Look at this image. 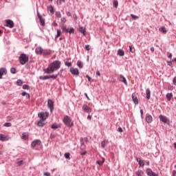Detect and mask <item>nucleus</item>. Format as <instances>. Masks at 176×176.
Listing matches in <instances>:
<instances>
[{"label":"nucleus","mask_w":176,"mask_h":176,"mask_svg":"<svg viewBox=\"0 0 176 176\" xmlns=\"http://www.w3.org/2000/svg\"><path fill=\"white\" fill-rule=\"evenodd\" d=\"M86 153H87V151H84V152L81 153L80 155L82 156H85V155H86Z\"/></svg>","instance_id":"nucleus-61"},{"label":"nucleus","mask_w":176,"mask_h":176,"mask_svg":"<svg viewBox=\"0 0 176 176\" xmlns=\"http://www.w3.org/2000/svg\"><path fill=\"white\" fill-rule=\"evenodd\" d=\"M131 17H132L133 20H138V19H140V16L134 15L133 14H131Z\"/></svg>","instance_id":"nucleus-35"},{"label":"nucleus","mask_w":176,"mask_h":176,"mask_svg":"<svg viewBox=\"0 0 176 176\" xmlns=\"http://www.w3.org/2000/svg\"><path fill=\"white\" fill-rule=\"evenodd\" d=\"M118 5H119V2H118V1L116 0V1H113V6H114L116 8H118Z\"/></svg>","instance_id":"nucleus-42"},{"label":"nucleus","mask_w":176,"mask_h":176,"mask_svg":"<svg viewBox=\"0 0 176 176\" xmlns=\"http://www.w3.org/2000/svg\"><path fill=\"white\" fill-rule=\"evenodd\" d=\"M52 25H53L54 27H57L58 24H57V23L54 22V23H52Z\"/></svg>","instance_id":"nucleus-63"},{"label":"nucleus","mask_w":176,"mask_h":176,"mask_svg":"<svg viewBox=\"0 0 176 176\" xmlns=\"http://www.w3.org/2000/svg\"><path fill=\"white\" fill-rule=\"evenodd\" d=\"M140 113H141V118H143V116H144V110L141 109L140 110Z\"/></svg>","instance_id":"nucleus-56"},{"label":"nucleus","mask_w":176,"mask_h":176,"mask_svg":"<svg viewBox=\"0 0 176 176\" xmlns=\"http://www.w3.org/2000/svg\"><path fill=\"white\" fill-rule=\"evenodd\" d=\"M36 145H41V140H34L32 142V144H31V146L32 148H35V146H36Z\"/></svg>","instance_id":"nucleus-17"},{"label":"nucleus","mask_w":176,"mask_h":176,"mask_svg":"<svg viewBox=\"0 0 176 176\" xmlns=\"http://www.w3.org/2000/svg\"><path fill=\"white\" fill-rule=\"evenodd\" d=\"M96 75L98 76H101V74L100 73V71H97L96 72Z\"/></svg>","instance_id":"nucleus-59"},{"label":"nucleus","mask_w":176,"mask_h":176,"mask_svg":"<svg viewBox=\"0 0 176 176\" xmlns=\"http://www.w3.org/2000/svg\"><path fill=\"white\" fill-rule=\"evenodd\" d=\"M117 54H118V56H124V51H123V50L119 49V50H118Z\"/></svg>","instance_id":"nucleus-24"},{"label":"nucleus","mask_w":176,"mask_h":176,"mask_svg":"<svg viewBox=\"0 0 176 176\" xmlns=\"http://www.w3.org/2000/svg\"><path fill=\"white\" fill-rule=\"evenodd\" d=\"M61 30H62L63 32H68V30H69V29L67 28V26H65V25H63L61 27Z\"/></svg>","instance_id":"nucleus-31"},{"label":"nucleus","mask_w":176,"mask_h":176,"mask_svg":"<svg viewBox=\"0 0 176 176\" xmlns=\"http://www.w3.org/2000/svg\"><path fill=\"white\" fill-rule=\"evenodd\" d=\"M17 85H18L19 86H21V85H23V81H22L21 79H19V80H17Z\"/></svg>","instance_id":"nucleus-49"},{"label":"nucleus","mask_w":176,"mask_h":176,"mask_svg":"<svg viewBox=\"0 0 176 176\" xmlns=\"http://www.w3.org/2000/svg\"><path fill=\"white\" fill-rule=\"evenodd\" d=\"M23 163H24V161L21 160V161H19V162L16 163V164H17L18 166H23Z\"/></svg>","instance_id":"nucleus-46"},{"label":"nucleus","mask_w":176,"mask_h":176,"mask_svg":"<svg viewBox=\"0 0 176 176\" xmlns=\"http://www.w3.org/2000/svg\"><path fill=\"white\" fill-rule=\"evenodd\" d=\"M105 144H108V140L107 141L104 140L103 142H102L101 143L102 148H105Z\"/></svg>","instance_id":"nucleus-38"},{"label":"nucleus","mask_w":176,"mask_h":176,"mask_svg":"<svg viewBox=\"0 0 176 176\" xmlns=\"http://www.w3.org/2000/svg\"><path fill=\"white\" fill-rule=\"evenodd\" d=\"M22 140H28V133H22Z\"/></svg>","instance_id":"nucleus-29"},{"label":"nucleus","mask_w":176,"mask_h":176,"mask_svg":"<svg viewBox=\"0 0 176 176\" xmlns=\"http://www.w3.org/2000/svg\"><path fill=\"white\" fill-rule=\"evenodd\" d=\"M9 140H10V137H9V135L0 134V141H2L3 142L5 141H9Z\"/></svg>","instance_id":"nucleus-8"},{"label":"nucleus","mask_w":176,"mask_h":176,"mask_svg":"<svg viewBox=\"0 0 176 176\" xmlns=\"http://www.w3.org/2000/svg\"><path fill=\"white\" fill-rule=\"evenodd\" d=\"M61 1H63L62 0H58V2H57L58 5H61L62 4Z\"/></svg>","instance_id":"nucleus-64"},{"label":"nucleus","mask_w":176,"mask_h":176,"mask_svg":"<svg viewBox=\"0 0 176 176\" xmlns=\"http://www.w3.org/2000/svg\"><path fill=\"white\" fill-rule=\"evenodd\" d=\"M168 57L169 58H170V59L173 58V54L168 52Z\"/></svg>","instance_id":"nucleus-54"},{"label":"nucleus","mask_w":176,"mask_h":176,"mask_svg":"<svg viewBox=\"0 0 176 176\" xmlns=\"http://www.w3.org/2000/svg\"><path fill=\"white\" fill-rule=\"evenodd\" d=\"M153 120V118H152V116L147 115L146 116V121L147 122V123H152Z\"/></svg>","instance_id":"nucleus-19"},{"label":"nucleus","mask_w":176,"mask_h":176,"mask_svg":"<svg viewBox=\"0 0 176 176\" xmlns=\"http://www.w3.org/2000/svg\"><path fill=\"white\" fill-rule=\"evenodd\" d=\"M129 50H130L131 53H135V49H134V47H133L132 45L129 46Z\"/></svg>","instance_id":"nucleus-37"},{"label":"nucleus","mask_w":176,"mask_h":176,"mask_svg":"<svg viewBox=\"0 0 176 176\" xmlns=\"http://www.w3.org/2000/svg\"><path fill=\"white\" fill-rule=\"evenodd\" d=\"M138 162L139 163V165L141 166V167H144V166H145L144 161L141 160L140 159L138 160Z\"/></svg>","instance_id":"nucleus-33"},{"label":"nucleus","mask_w":176,"mask_h":176,"mask_svg":"<svg viewBox=\"0 0 176 176\" xmlns=\"http://www.w3.org/2000/svg\"><path fill=\"white\" fill-rule=\"evenodd\" d=\"M168 65H169V67H171V65H173V62L171 61H168Z\"/></svg>","instance_id":"nucleus-58"},{"label":"nucleus","mask_w":176,"mask_h":176,"mask_svg":"<svg viewBox=\"0 0 176 176\" xmlns=\"http://www.w3.org/2000/svg\"><path fill=\"white\" fill-rule=\"evenodd\" d=\"M60 125L57 124H53L52 125V129H53V130H57V129H59Z\"/></svg>","instance_id":"nucleus-30"},{"label":"nucleus","mask_w":176,"mask_h":176,"mask_svg":"<svg viewBox=\"0 0 176 176\" xmlns=\"http://www.w3.org/2000/svg\"><path fill=\"white\" fill-rule=\"evenodd\" d=\"M23 90H28V89H30V86H28V85H23Z\"/></svg>","instance_id":"nucleus-44"},{"label":"nucleus","mask_w":176,"mask_h":176,"mask_svg":"<svg viewBox=\"0 0 176 176\" xmlns=\"http://www.w3.org/2000/svg\"><path fill=\"white\" fill-rule=\"evenodd\" d=\"M173 85H175V86H176V77H175L173 78Z\"/></svg>","instance_id":"nucleus-60"},{"label":"nucleus","mask_w":176,"mask_h":176,"mask_svg":"<svg viewBox=\"0 0 176 176\" xmlns=\"http://www.w3.org/2000/svg\"><path fill=\"white\" fill-rule=\"evenodd\" d=\"M59 36H61V30L57 29V34L56 36V38H58Z\"/></svg>","instance_id":"nucleus-36"},{"label":"nucleus","mask_w":176,"mask_h":176,"mask_svg":"<svg viewBox=\"0 0 176 176\" xmlns=\"http://www.w3.org/2000/svg\"><path fill=\"white\" fill-rule=\"evenodd\" d=\"M146 94L147 100H149V98H151V90L149 89L146 90Z\"/></svg>","instance_id":"nucleus-25"},{"label":"nucleus","mask_w":176,"mask_h":176,"mask_svg":"<svg viewBox=\"0 0 176 176\" xmlns=\"http://www.w3.org/2000/svg\"><path fill=\"white\" fill-rule=\"evenodd\" d=\"M50 78H52V79H57V75H52V76H41L39 77V79H41V80H46V79H50Z\"/></svg>","instance_id":"nucleus-5"},{"label":"nucleus","mask_w":176,"mask_h":176,"mask_svg":"<svg viewBox=\"0 0 176 176\" xmlns=\"http://www.w3.org/2000/svg\"><path fill=\"white\" fill-rule=\"evenodd\" d=\"M37 16L38 17V19H41V17H42V15H41L39 11H37Z\"/></svg>","instance_id":"nucleus-55"},{"label":"nucleus","mask_w":176,"mask_h":176,"mask_svg":"<svg viewBox=\"0 0 176 176\" xmlns=\"http://www.w3.org/2000/svg\"><path fill=\"white\" fill-rule=\"evenodd\" d=\"M146 174L148 176H159V173H155L153 171H152V169L151 168H147Z\"/></svg>","instance_id":"nucleus-10"},{"label":"nucleus","mask_w":176,"mask_h":176,"mask_svg":"<svg viewBox=\"0 0 176 176\" xmlns=\"http://www.w3.org/2000/svg\"><path fill=\"white\" fill-rule=\"evenodd\" d=\"M38 118H40L43 122H45L46 119L49 118V113L48 112L38 113Z\"/></svg>","instance_id":"nucleus-3"},{"label":"nucleus","mask_w":176,"mask_h":176,"mask_svg":"<svg viewBox=\"0 0 176 176\" xmlns=\"http://www.w3.org/2000/svg\"><path fill=\"white\" fill-rule=\"evenodd\" d=\"M73 19H74L75 21L78 20V15H76V14H73Z\"/></svg>","instance_id":"nucleus-52"},{"label":"nucleus","mask_w":176,"mask_h":176,"mask_svg":"<svg viewBox=\"0 0 176 176\" xmlns=\"http://www.w3.org/2000/svg\"><path fill=\"white\" fill-rule=\"evenodd\" d=\"M132 99H133L134 104H135V105H137L138 104V98H137V95L135 94H132Z\"/></svg>","instance_id":"nucleus-18"},{"label":"nucleus","mask_w":176,"mask_h":176,"mask_svg":"<svg viewBox=\"0 0 176 176\" xmlns=\"http://www.w3.org/2000/svg\"><path fill=\"white\" fill-rule=\"evenodd\" d=\"M97 164H99V166H102V164H104V160L103 161H97Z\"/></svg>","instance_id":"nucleus-51"},{"label":"nucleus","mask_w":176,"mask_h":176,"mask_svg":"<svg viewBox=\"0 0 176 176\" xmlns=\"http://www.w3.org/2000/svg\"><path fill=\"white\" fill-rule=\"evenodd\" d=\"M60 21H61V23L65 24V23H67V19H65V17H63V18H61Z\"/></svg>","instance_id":"nucleus-47"},{"label":"nucleus","mask_w":176,"mask_h":176,"mask_svg":"<svg viewBox=\"0 0 176 176\" xmlns=\"http://www.w3.org/2000/svg\"><path fill=\"white\" fill-rule=\"evenodd\" d=\"M60 65H61V62L60 60H55L49 67H60Z\"/></svg>","instance_id":"nucleus-12"},{"label":"nucleus","mask_w":176,"mask_h":176,"mask_svg":"<svg viewBox=\"0 0 176 176\" xmlns=\"http://www.w3.org/2000/svg\"><path fill=\"white\" fill-rule=\"evenodd\" d=\"M70 72L72 75H76V76L79 75V70L77 68L71 67Z\"/></svg>","instance_id":"nucleus-11"},{"label":"nucleus","mask_w":176,"mask_h":176,"mask_svg":"<svg viewBox=\"0 0 176 176\" xmlns=\"http://www.w3.org/2000/svg\"><path fill=\"white\" fill-rule=\"evenodd\" d=\"M35 53L36 54H43V48H42V47H37L35 49Z\"/></svg>","instance_id":"nucleus-13"},{"label":"nucleus","mask_w":176,"mask_h":176,"mask_svg":"<svg viewBox=\"0 0 176 176\" xmlns=\"http://www.w3.org/2000/svg\"><path fill=\"white\" fill-rule=\"evenodd\" d=\"M79 31L80 32H81V34L84 35V36H86V28L80 27L79 28Z\"/></svg>","instance_id":"nucleus-21"},{"label":"nucleus","mask_w":176,"mask_h":176,"mask_svg":"<svg viewBox=\"0 0 176 176\" xmlns=\"http://www.w3.org/2000/svg\"><path fill=\"white\" fill-rule=\"evenodd\" d=\"M4 127H12V123L10 122H6L4 124Z\"/></svg>","instance_id":"nucleus-39"},{"label":"nucleus","mask_w":176,"mask_h":176,"mask_svg":"<svg viewBox=\"0 0 176 176\" xmlns=\"http://www.w3.org/2000/svg\"><path fill=\"white\" fill-rule=\"evenodd\" d=\"M168 101H171V98H173V93L167 94L166 96Z\"/></svg>","instance_id":"nucleus-26"},{"label":"nucleus","mask_w":176,"mask_h":176,"mask_svg":"<svg viewBox=\"0 0 176 176\" xmlns=\"http://www.w3.org/2000/svg\"><path fill=\"white\" fill-rule=\"evenodd\" d=\"M29 60L30 58L25 54H21L19 58V63L21 64V65H24V64L28 63Z\"/></svg>","instance_id":"nucleus-1"},{"label":"nucleus","mask_w":176,"mask_h":176,"mask_svg":"<svg viewBox=\"0 0 176 176\" xmlns=\"http://www.w3.org/2000/svg\"><path fill=\"white\" fill-rule=\"evenodd\" d=\"M6 27H8L9 28H13L14 27V23L13 21L10 19H8L6 21Z\"/></svg>","instance_id":"nucleus-6"},{"label":"nucleus","mask_w":176,"mask_h":176,"mask_svg":"<svg viewBox=\"0 0 176 176\" xmlns=\"http://www.w3.org/2000/svg\"><path fill=\"white\" fill-rule=\"evenodd\" d=\"M159 118L161 122H163V123H167V122H168V118H167L166 116H164L163 115H160Z\"/></svg>","instance_id":"nucleus-15"},{"label":"nucleus","mask_w":176,"mask_h":176,"mask_svg":"<svg viewBox=\"0 0 176 176\" xmlns=\"http://www.w3.org/2000/svg\"><path fill=\"white\" fill-rule=\"evenodd\" d=\"M151 52H152V53H153V52H155V47H152L150 49Z\"/></svg>","instance_id":"nucleus-62"},{"label":"nucleus","mask_w":176,"mask_h":176,"mask_svg":"<svg viewBox=\"0 0 176 176\" xmlns=\"http://www.w3.org/2000/svg\"><path fill=\"white\" fill-rule=\"evenodd\" d=\"M44 121H42V120H41L37 125L38 126V127H43V126H45V123H43Z\"/></svg>","instance_id":"nucleus-32"},{"label":"nucleus","mask_w":176,"mask_h":176,"mask_svg":"<svg viewBox=\"0 0 176 176\" xmlns=\"http://www.w3.org/2000/svg\"><path fill=\"white\" fill-rule=\"evenodd\" d=\"M136 174H137L138 176H142V174H144V172L141 171V170H138L136 172Z\"/></svg>","instance_id":"nucleus-41"},{"label":"nucleus","mask_w":176,"mask_h":176,"mask_svg":"<svg viewBox=\"0 0 176 176\" xmlns=\"http://www.w3.org/2000/svg\"><path fill=\"white\" fill-rule=\"evenodd\" d=\"M8 71L5 69V67H1L0 69V79H2V76H3V75H6Z\"/></svg>","instance_id":"nucleus-14"},{"label":"nucleus","mask_w":176,"mask_h":176,"mask_svg":"<svg viewBox=\"0 0 176 176\" xmlns=\"http://www.w3.org/2000/svg\"><path fill=\"white\" fill-rule=\"evenodd\" d=\"M66 14H67V16L68 17H71V16H72L71 12H69V11L66 12Z\"/></svg>","instance_id":"nucleus-53"},{"label":"nucleus","mask_w":176,"mask_h":176,"mask_svg":"<svg viewBox=\"0 0 176 176\" xmlns=\"http://www.w3.org/2000/svg\"><path fill=\"white\" fill-rule=\"evenodd\" d=\"M47 105L50 107V111L53 112V109H54V102L52 100H48Z\"/></svg>","instance_id":"nucleus-7"},{"label":"nucleus","mask_w":176,"mask_h":176,"mask_svg":"<svg viewBox=\"0 0 176 176\" xmlns=\"http://www.w3.org/2000/svg\"><path fill=\"white\" fill-rule=\"evenodd\" d=\"M118 131L119 133H123V129H122V127L118 128Z\"/></svg>","instance_id":"nucleus-57"},{"label":"nucleus","mask_w":176,"mask_h":176,"mask_svg":"<svg viewBox=\"0 0 176 176\" xmlns=\"http://www.w3.org/2000/svg\"><path fill=\"white\" fill-rule=\"evenodd\" d=\"M55 16L58 17V19H61V12H60V11L56 12Z\"/></svg>","instance_id":"nucleus-34"},{"label":"nucleus","mask_w":176,"mask_h":176,"mask_svg":"<svg viewBox=\"0 0 176 176\" xmlns=\"http://www.w3.org/2000/svg\"><path fill=\"white\" fill-rule=\"evenodd\" d=\"M118 80L120 82H122V83H124V85H127V80H126V78L123 76L122 75H120Z\"/></svg>","instance_id":"nucleus-16"},{"label":"nucleus","mask_w":176,"mask_h":176,"mask_svg":"<svg viewBox=\"0 0 176 176\" xmlns=\"http://www.w3.org/2000/svg\"><path fill=\"white\" fill-rule=\"evenodd\" d=\"M47 9L51 14H54V7L53 6H50Z\"/></svg>","instance_id":"nucleus-23"},{"label":"nucleus","mask_w":176,"mask_h":176,"mask_svg":"<svg viewBox=\"0 0 176 176\" xmlns=\"http://www.w3.org/2000/svg\"><path fill=\"white\" fill-rule=\"evenodd\" d=\"M159 31H160V32H163V34H167V30L166 29V27L160 28Z\"/></svg>","instance_id":"nucleus-27"},{"label":"nucleus","mask_w":176,"mask_h":176,"mask_svg":"<svg viewBox=\"0 0 176 176\" xmlns=\"http://www.w3.org/2000/svg\"><path fill=\"white\" fill-rule=\"evenodd\" d=\"M82 111H84V112H86L87 113H90L92 110L91 108L87 106V104H84L82 105Z\"/></svg>","instance_id":"nucleus-9"},{"label":"nucleus","mask_w":176,"mask_h":176,"mask_svg":"<svg viewBox=\"0 0 176 176\" xmlns=\"http://www.w3.org/2000/svg\"><path fill=\"white\" fill-rule=\"evenodd\" d=\"M50 50H43V56H49L50 54Z\"/></svg>","instance_id":"nucleus-28"},{"label":"nucleus","mask_w":176,"mask_h":176,"mask_svg":"<svg viewBox=\"0 0 176 176\" xmlns=\"http://www.w3.org/2000/svg\"><path fill=\"white\" fill-rule=\"evenodd\" d=\"M38 19L41 23V25H42V27H45V19L43 18V16H41V18H38Z\"/></svg>","instance_id":"nucleus-22"},{"label":"nucleus","mask_w":176,"mask_h":176,"mask_svg":"<svg viewBox=\"0 0 176 176\" xmlns=\"http://www.w3.org/2000/svg\"><path fill=\"white\" fill-rule=\"evenodd\" d=\"M69 156H70V154H69V153H65V159H71L70 157H69Z\"/></svg>","instance_id":"nucleus-45"},{"label":"nucleus","mask_w":176,"mask_h":176,"mask_svg":"<svg viewBox=\"0 0 176 176\" xmlns=\"http://www.w3.org/2000/svg\"><path fill=\"white\" fill-rule=\"evenodd\" d=\"M63 123L67 126V127H72L74 126V122H72V120L71 118L68 116H65L63 118Z\"/></svg>","instance_id":"nucleus-2"},{"label":"nucleus","mask_w":176,"mask_h":176,"mask_svg":"<svg viewBox=\"0 0 176 176\" xmlns=\"http://www.w3.org/2000/svg\"><path fill=\"white\" fill-rule=\"evenodd\" d=\"M10 72H11L12 74H16V68L12 67V68L10 69Z\"/></svg>","instance_id":"nucleus-48"},{"label":"nucleus","mask_w":176,"mask_h":176,"mask_svg":"<svg viewBox=\"0 0 176 176\" xmlns=\"http://www.w3.org/2000/svg\"><path fill=\"white\" fill-rule=\"evenodd\" d=\"M85 50H87V52L90 50V45H85Z\"/></svg>","instance_id":"nucleus-50"},{"label":"nucleus","mask_w":176,"mask_h":176,"mask_svg":"<svg viewBox=\"0 0 176 176\" xmlns=\"http://www.w3.org/2000/svg\"><path fill=\"white\" fill-rule=\"evenodd\" d=\"M65 65L66 67H71L72 65V63H71V59H68L67 58L65 60Z\"/></svg>","instance_id":"nucleus-20"},{"label":"nucleus","mask_w":176,"mask_h":176,"mask_svg":"<svg viewBox=\"0 0 176 176\" xmlns=\"http://www.w3.org/2000/svg\"><path fill=\"white\" fill-rule=\"evenodd\" d=\"M68 32L69 34H74L75 32V29H74V28H71L70 29H69Z\"/></svg>","instance_id":"nucleus-40"},{"label":"nucleus","mask_w":176,"mask_h":176,"mask_svg":"<svg viewBox=\"0 0 176 176\" xmlns=\"http://www.w3.org/2000/svg\"><path fill=\"white\" fill-rule=\"evenodd\" d=\"M77 65L78 67H83V63H82V61H80V60H78L77 61Z\"/></svg>","instance_id":"nucleus-43"},{"label":"nucleus","mask_w":176,"mask_h":176,"mask_svg":"<svg viewBox=\"0 0 176 176\" xmlns=\"http://www.w3.org/2000/svg\"><path fill=\"white\" fill-rule=\"evenodd\" d=\"M58 67H48L46 69H44L43 71L45 74H53L56 69H57Z\"/></svg>","instance_id":"nucleus-4"}]
</instances>
